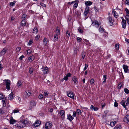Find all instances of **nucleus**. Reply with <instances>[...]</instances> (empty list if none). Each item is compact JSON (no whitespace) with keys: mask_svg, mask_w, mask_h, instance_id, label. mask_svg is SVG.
Instances as JSON below:
<instances>
[{"mask_svg":"<svg viewBox=\"0 0 129 129\" xmlns=\"http://www.w3.org/2000/svg\"><path fill=\"white\" fill-rule=\"evenodd\" d=\"M125 101L123 100H122L120 103L121 105L123 107L125 108L126 110H127L126 106H127L126 105V104H125Z\"/></svg>","mask_w":129,"mask_h":129,"instance_id":"f3484780","label":"nucleus"},{"mask_svg":"<svg viewBox=\"0 0 129 129\" xmlns=\"http://www.w3.org/2000/svg\"><path fill=\"white\" fill-rule=\"evenodd\" d=\"M13 112L14 113H17L19 112V110L18 109H14L13 110Z\"/></svg>","mask_w":129,"mask_h":129,"instance_id":"13d9d810","label":"nucleus"},{"mask_svg":"<svg viewBox=\"0 0 129 129\" xmlns=\"http://www.w3.org/2000/svg\"><path fill=\"white\" fill-rule=\"evenodd\" d=\"M43 69V71L44 74H46L48 73L49 70L48 67H46L44 68Z\"/></svg>","mask_w":129,"mask_h":129,"instance_id":"a211bd4d","label":"nucleus"},{"mask_svg":"<svg viewBox=\"0 0 129 129\" xmlns=\"http://www.w3.org/2000/svg\"><path fill=\"white\" fill-rule=\"evenodd\" d=\"M122 86V85L121 83V82H120L119 83V84H118V88H121V86Z\"/></svg>","mask_w":129,"mask_h":129,"instance_id":"680f3d73","label":"nucleus"},{"mask_svg":"<svg viewBox=\"0 0 129 129\" xmlns=\"http://www.w3.org/2000/svg\"><path fill=\"white\" fill-rule=\"evenodd\" d=\"M26 14H24L22 15V18L23 19V20L25 19L26 17Z\"/></svg>","mask_w":129,"mask_h":129,"instance_id":"09e8293b","label":"nucleus"},{"mask_svg":"<svg viewBox=\"0 0 129 129\" xmlns=\"http://www.w3.org/2000/svg\"><path fill=\"white\" fill-rule=\"evenodd\" d=\"M43 96L42 94H40L39 96V99H41L43 98Z\"/></svg>","mask_w":129,"mask_h":129,"instance_id":"0e129e2a","label":"nucleus"},{"mask_svg":"<svg viewBox=\"0 0 129 129\" xmlns=\"http://www.w3.org/2000/svg\"><path fill=\"white\" fill-rule=\"evenodd\" d=\"M21 84L22 83H21V81H18L17 84V86L19 87L21 85Z\"/></svg>","mask_w":129,"mask_h":129,"instance_id":"864d4df0","label":"nucleus"},{"mask_svg":"<svg viewBox=\"0 0 129 129\" xmlns=\"http://www.w3.org/2000/svg\"><path fill=\"white\" fill-rule=\"evenodd\" d=\"M33 41L32 40H29V41L27 45H30L32 44L33 43Z\"/></svg>","mask_w":129,"mask_h":129,"instance_id":"a19ab883","label":"nucleus"},{"mask_svg":"<svg viewBox=\"0 0 129 129\" xmlns=\"http://www.w3.org/2000/svg\"><path fill=\"white\" fill-rule=\"evenodd\" d=\"M113 129H121V127L120 125L117 124L114 127Z\"/></svg>","mask_w":129,"mask_h":129,"instance_id":"393cba45","label":"nucleus"},{"mask_svg":"<svg viewBox=\"0 0 129 129\" xmlns=\"http://www.w3.org/2000/svg\"><path fill=\"white\" fill-rule=\"evenodd\" d=\"M38 121H36L33 124V126L34 127H37L40 124V122H38V123H37Z\"/></svg>","mask_w":129,"mask_h":129,"instance_id":"c756f323","label":"nucleus"},{"mask_svg":"<svg viewBox=\"0 0 129 129\" xmlns=\"http://www.w3.org/2000/svg\"><path fill=\"white\" fill-rule=\"evenodd\" d=\"M16 121V120L13 119V117H12L10 120V124H13Z\"/></svg>","mask_w":129,"mask_h":129,"instance_id":"6ab92c4d","label":"nucleus"},{"mask_svg":"<svg viewBox=\"0 0 129 129\" xmlns=\"http://www.w3.org/2000/svg\"><path fill=\"white\" fill-rule=\"evenodd\" d=\"M125 18L127 21V23L129 25V15H126L125 16Z\"/></svg>","mask_w":129,"mask_h":129,"instance_id":"2f4dec72","label":"nucleus"},{"mask_svg":"<svg viewBox=\"0 0 129 129\" xmlns=\"http://www.w3.org/2000/svg\"><path fill=\"white\" fill-rule=\"evenodd\" d=\"M2 101L3 106L4 107H6L7 104V103L8 102H7V101L6 100V99L5 98L3 99Z\"/></svg>","mask_w":129,"mask_h":129,"instance_id":"2eb2a0df","label":"nucleus"},{"mask_svg":"<svg viewBox=\"0 0 129 129\" xmlns=\"http://www.w3.org/2000/svg\"><path fill=\"white\" fill-rule=\"evenodd\" d=\"M125 102L127 106H128L129 105V96L128 97L127 99L125 101Z\"/></svg>","mask_w":129,"mask_h":129,"instance_id":"f704fd0d","label":"nucleus"},{"mask_svg":"<svg viewBox=\"0 0 129 129\" xmlns=\"http://www.w3.org/2000/svg\"><path fill=\"white\" fill-rule=\"evenodd\" d=\"M108 20L109 21V24L110 25L112 26L113 25V19L112 18V17L109 16L107 18Z\"/></svg>","mask_w":129,"mask_h":129,"instance_id":"9d476101","label":"nucleus"},{"mask_svg":"<svg viewBox=\"0 0 129 129\" xmlns=\"http://www.w3.org/2000/svg\"><path fill=\"white\" fill-rule=\"evenodd\" d=\"M94 10L96 12L99 11V8L96 6H94Z\"/></svg>","mask_w":129,"mask_h":129,"instance_id":"de8ad7c7","label":"nucleus"},{"mask_svg":"<svg viewBox=\"0 0 129 129\" xmlns=\"http://www.w3.org/2000/svg\"><path fill=\"white\" fill-rule=\"evenodd\" d=\"M81 55L82 56V59H84L85 56V52H82V53Z\"/></svg>","mask_w":129,"mask_h":129,"instance_id":"ea45409f","label":"nucleus"},{"mask_svg":"<svg viewBox=\"0 0 129 129\" xmlns=\"http://www.w3.org/2000/svg\"><path fill=\"white\" fill-rule=\"evenodd\" d=\"M121 18L122 20V27L124 29L126 28V21L124 19L123 17H121Z\"/></svg>","mask_w":129,"mask_h":129,"instance_id":"423d86ee","label":"nucleus"},{"mask_svg":"<svg viewBox=\"0 0 129 129\" xmlns=\"http://www.w3.org/2000/svg\"><path fill=\"white\" fill-rule=\"evenodd\" d=\"M90 11L89 8L88 6H86L84 12L85 16H86Z\"/></svg>","mask_w":129,"mask_h":129,"instance_id":"0eeeda50","label":"nucleus"},{"mask_svg":"<svg viewBox=\"0 0 129 129\" xmlns=\"http://www.w3.org/2000/svg\"><path fill=\"white\" fill-rule=\"evenodd\" d=\"M6 52V50L5 48H4L0 53V55L3 56L5 54Z\"/></svg>","mask_w":129,"mask_h":129,"instance_id":"aec40b11","label":"nucleus"},{"mask_svg":"<svg viewBox=\"0 0 129 129\" xmlns=\"http://www.w3.org/2000/svg\"><path fill=\"white\" fill-rule=\"evenodd\" d=\"M112 13L113 14L114 16L116 18H117L118 16L117 13L114 10L113 11Z\"/></svg>","mask_w":129,"mask_h":129,"instance_id":"7c9ffc66","label":"nucleus"},{"mask_svg":"<svg viewBox=\"0 0 129 129\" xmlns=\"http://www.w3.org/2000/svg\"><path fill=\"white\" fill-rule=\"evenodd\" d=\"M40 5H41L42 6L44 7H46V5L45 4H44L43 3H40Z\"/></svg>","mask_w":129,"mask_h":129,"instance_id":"bf43d9fd","label":"nucleus"},{"mask_svg":"<svg viewBox=\"0 0 129 129\" xmlns=\"http://www.w3.org/2000/svg\"><path fill=\"white\" fill-rule=\"evenodd\" d=\"M92 25L98 28L99 27L100 24L97 21L94 20L92 22Z\"/></svg>","mask_w":129,"mask_h":129,"instance_id":"1a4fd4ad","label":"nucleus"},{"mask_svg":"<svg viewBox=\"0 0 129 129\" xmlns=\"http://www.w3.org/2000/svg\"><path fill=\"white\" fill-rule=\"evenodd\" d=\"M66 36L68 38H69L70 36V32L68 31H67L66 33Z\"/></svg>","mask_w":129,"mask_h":129,"instance_id":"e433bc0d","label":"nucleus"},{"mask_svg":"<svg viewBox=\"0 0 129 129\" xmlns=\"http://www.w3.org/2000/svg\"><path fill=\"white\" fill-rule=\"evenodd\" d=\"M115 48L117 50H118L119 49V46L118 45L116 44L115 45Z\"/></svg>","mask_w":129,"mask_h":129,"instance_id":"e2e57ef3","label":"nucleus"},{"mask_svg":"<svg viewBox=\"0 0 129 129\" xmlns=\"http://www.w3.org/2000/svg\"><path fill=\"white\" fill-rule=\"evenodd\" d=\"M92 4V2L91 1L85 2V4L87 6H90Z\"/></svg>","mask_w":129,"mask_h":129,"instance_id":"5701e85b","label":"nucleus"},{"mask_svg":"<svg viewBox=\"0 0 129 129\" xmlns=\"http://www.w3.org/2000/svg\"><path fill=\"white\" fill-rule=\"evenodd\" d=\"M78 31L80 33H82L83 32V30L81 29L80 27H79L78 28Z\"/></svg>","mask_w":129,"mask_h":129,"instance_id":"6e6d98bb","label":"nucleus"},{"mask_svg":"<svg viewBox=\"0 0 129 129\" xmlns=\"http://www.w3.org/2000/svg\"><path fill=\"white\" fill-rule=\"evenodd\" d=\"M30 104L29 108L30 109H31L36 106L37 102L34 100H31L30 102Z\"/></svg>","mask_w":129,"mask_h":129,"instance_id":"20e7f679","label":"nucleus"},{"mask_svg":"<svg viewBox=\"0 0 129 129\" xmlns=\"http://www.w3.org/2000/svg\"><path fill=\"white\" fill-rule=\"evenodd\" d=\"M5 112V109L4 107H2L0 109V113L1 114H3Z\"/></svg>","mask_w":129,"mask_h":129,"instance_id":"4be33fe9","label":"nucleus"},{"mask_svg":"<svg viewBox=\"0 0 129 129\" xmlns=\"http://www.w3.org/2000/svg\"><path fill=\"white\" fill-rule=\"evenodd\" d=\"M26 51L27 52V54H29L31 53L32 51V50L31 49H30L28 50H27Z\"/></svg>","mask_w":129,"mask_h":129,"instance_id":"4c0bfd02","label":"nucleus"},{"mask_svg":"<svg viewBox=\"0 0 129 129\" xmlns=\"http://www.w3.org/2000/svg\"><path fill=\"white\" fill-rule=\"evenodd\" d=\"M52 126L51 122H47L45 125V127L46 128L48 129L51 128Z\"/></svg>","mask_w":129,"mask_h":129,"instance_id":"39448f33","label":"nucleus"},{"mask_svg":"<svg viewBox=\"0 0 129 129\" xmlns=\"http://www.w3.org/2000/svg\"><path fill=\"white\" fill-rule=\"evenodd\" d=\"M67 95L68 97L74 99V94L71 91H69L67 92Z\"/></svg>","mask_w":129,"mask_h":129,"instance_id":"7ed1b4c3","label":"nucleus"},{"mask_svg":"<svg viewBox=\"0 0 129 129\" xmlns=\"http://www.w3.org/2000/svg\"><path fill=\"white\" fill-rule=\"evenodd\" d=\"M31 94V91L30 90H26L24 93V95L26 96H29Z\"/></svg>","mask_w":129,"mask_h":129,"instance_id":"dca6fc26","label":"nucleus"},{"mask_svg":"<svg viewBox=\"0 0 129 129\" xmlns=\"http://www.w3.org/2000/svg\"><path fill=\"white\" fill-rule=\"evenodd\" d=\"M115 102L114 103V106L115 107H117L118 106V104L116 102V100H115Z\"/></svg>","mask_w":129,"mask_h":129,"instance_id":"052dcab7","label":"nucleus"},{"mask_svg":"<svg viewBox=\"0 0 129 129\" xmlns=\"http://www.w3.org/2000/svg\"><path fill=\"white\" fill-rule=\"evenodd\" d=\"M72 79L74 81V84H76L77 83V79L76 77L75 76L73 77L72 78Z\"/></svg>","mask_w":129,"mask_h":129,"instance_id":"412c9836","label":"nucleus"},{"mask_svg":"<svg viewBox=\"0 0 129 129\" xmlns=\"http://www.w3.org/2000/svg\"><path fill=\"white\" fill-rule=\"evenodd\" d=\"M14 94L12 92L10 93L8 96V98L9 100H12L14 98Z\"/></svg>","mask_w":129,"mask_h":129,"instance_id":"f8f14e48","label":"nucleus"},{"mask_svg":"<svg viewBox=\"0 0 129 129\" xmlns=\"http://www.w3.org/2000/svg\"><path fill=\"white\" fill-rule=\"evenodd\" d=\"M76 112L77 114L78 115H81L82 113L80 109H78L77 110Z\"/></svg>","mask_w":129,"mask_h":129,"instance_id":"c9c22d12","label":"nucleus"},{"mask_svg":"<svg viewBox=\"0 0 129 129\" xmlns=\"http://www.w3.org/2000/svg\"><path fill=\"white\" fill-rule=\"evenodd\" d=\"M26 21L25 19L23 20L21 22V24L22 26H24L26 25Z\"/></svg>","mask_w":129,"mask_h":129,"instance_id":"c85d7f7f","label":"nucleus"},{"mask_svg":"<svg viewBox=\"0 0 129 129\" xmlns=\"http://www.w3.org/2000/svg\"><path fill=\"white\" fill-rule=\"evenodd\" d=\"M38 31L37 28V27H35L33 29V33L37 34Z\"/></svg>","mask_w":129,"mask_h":129,"instance_id":"473e14b6","label":"nucleus"},{"mask_svg":"<svg viewBox=\"0 0 129 129\" xmlns=\"http://www.w3.org/2000/svg\"><path fill=\"white\" fill-rule=\"evenodd\" d=\"M82 40V39L81 38L77 37V41L78 42H80Z\"/></svg>","mask_w":129,"mask_h":129,"instance_id":"4d7b16f0","label":"nucleus"},{"mask_svg":"<svg viewBox=\"0 0 129 129\" xmlns=\"http://www.w3.org/2000/svg\"><path fill=\"white\" fill-rule=\"evenodd\" d=\"M28 59L30 61H31L34 60V59L32 56H30L28 58Z\"/></svg>","mask_w":129,"mask_h":129,"instance_id":"603ef678","label":"nucleus"},{"mask_svg":"<svg viewBox=\"0 0 129 129\" xmlns=\"http://www.w3.org/2000/svg\"><path fill=\"white\" fill-rule=\"evenodd\" d=\"M124 90L126 94H127L129 93V90L127 88H125L124 89Z\"/></svg>","mask_w":129,"mask_h":129,"instance_id":"79ce46f5","label":"nucleus"},{"mask_svg":"<svg viewBox=\"0 0 129 129\" xmlns=\"http://www.w3.org/2000/svg\"><path fill=\"white\" fill-rule=\"evenodd\" d=\"M85 67L84 68V69H83L84 71H85V70L87 69V67H88V66L87 64H86V63L85 64Z\"/></svg>","mask_w":129,"mask_h":129,"instance_id":"69168bd1","label":"nucleus"},{"mask_svg":"<svg viewBox=\"0 0 129 129\" xmlns=\"http://www.w3.org/2000/svg\"><path fill=\"white\" fill-rule=\"evenodd\" d=\"M21 48L20 47H19L17 48L16 49V52H18L20 51L21 50Z\"/></svg>","mask_w":129,"mask_h":129,"instance_id":"a18cd8bd","label":"nucleus"},{"mask_svg":"<svg viewBox=\"0 0 129 129\" xmlns=\"http://www.w3.org/2000/svg\"><path fill=\"white\" fill-rule=\"evenodd\" d=\"M72 75V74L70 73L67 74L66 76L63 79V80H64L66 81L68 80V77H70Z\"/></svg>","mask_w":129,"mask_h":129,"instance_id":"4468645a","label":"nucleus"},{"mask_svg":"<svg viewBox=\"0 0 129 129\" xmlns=\"http://www.w3.org/2000/svg\"><path fill=\"white\" fill-rule=\"evenodd\" d=\"M125 3L126 4L129 5V0H126Z\"/></svg>","mask_w":129,"mask_h":129,"instance_id":"774afa93","label":"nucleus"},{"mask_svg":"<svg viewBox=\"0 0 129 129\" xmlns=\"http://www.w3.org/2000/svg\"><path fill=\"white\" fill-rule=\"evenodd\" d=\"M40 36L39 35H37L35 38V39L36 40H38L39 39Z\"/></svg>","mask_w":129,"mask_h":129,"instance_id":"5fc2aeb1","label":"nucleus"},{"mask_svg":"<svg viewBox=\"0 0 129 129\" xmlns=\"http://www.w3.org/2000/svg\"><path fill=\"white\" fill-rule=\"evenodd\" d=\"M117 123V122L116 121H112L110 122V125L111 126H113L115 125V124Z\"/></svg>","mask_w":129,"mask_h":129,"instance_id":"a878e982","label":"nucleus"},{"mask_svg":"<svg viewBox=\"0 0 129 129\" xmlns=\"http://www.w3.org/2000/svg\"><path fill=\"white\" fill-rule=\"evenodd\" d=\"M123 120L125 122L129 123V115H126Z\"/></svg>","mask_w":129,"mask_h":129,"instance_id":"ddd939ff","label":"nucleus"},{"mask_svg":"<svg viewBox=\"0 0 129 129\" xmlns=\"http://www.w3.org/2000/svg\"><path fill=\"white\" fill-rule=\"evenodd\" d=\"M77 48H75L74 49V53L76 54L77 53Z\"/></svg>","mask_w":129,"mask_h":129,"instance_id":"8fccbe9b","label":"nucleus"},{"mask_svg":"<svg viewBox=\"0 0 129 129\" xmlns=\"http://www.w3.org/2000/svg\"><path fill=\"white\" fill-rule=\"evenodd\" d=\"M44 45L45 46L47 45V39L46 38H45L43 40Z\"/></svg>","mask_w":129,"mask_h":129,"instance_id":"b1692460","label":"nucleus"},{"mask_svg":"<svg viewBox=\"0 0 129 129\" xmlns=\"http://www.w3.org/2000/svg\"><path fill=\"white\" fill-rule=\"evenodd\" d=\"M65 111L63 110H61L60 111V115L62 120H64V119Z\"/></svg>","mask_w":129,"mask_h":129,"instance_id":"9b49d317","label":"nucleus"},{"mask_svg":"<svg viewBox=\"0 0 129 129\" xmlns=\"http://www.w3.org/2000/svg\"><path fill=\"white\" fill-rule=\"evenodd\" d=\"M99 31L102 33L104 31V29L101 26L99 29Z\"/></svg>","mask_w":129,"mask_h":129,"instance_id":"37998d69","label":"nucleus"},{"mask_svg":"<svg viewBox=\"0 0 129 129\" xmlns=\"http://www.w3.org/2000/svg\"><path fill=\"white\" fill-rule=\"evenodd\" d=\"M33 68L31 67L29 68V71L30 74H31L33 73Z\"/></svg>","mask_w":129,"mask_h":129,"instance_id":"58836bf2","label":"nucleus"},{"mask_svg":"<svg viewBox=\"0 0 129 129\" xmlns=\"http://www.w3.org/2000/svg\"><path fill=\"white\" fill-rule=\"evenodd\" d=\"M16 2L14 1L13 2H11L10 3V5L11 6H13L15 5Z\"/></svg>","mask_w":129,"mask_h":129,"instance_id":"c03bdc74","label":"nucleus"},{"mask_svg":"<svg viewBox=\"0 0 129 129\" xmlns=\"http://www.w3.org/2000/svg\"><path fill=\"white\" fill-rule=\"evenodd\" d=\"M122 67L125 73H127L128 72V67L125 64H123V65Z\"/></svg>","mask_w":129,"mask_h":129,"instance_id":"6e6552de","label":"nucleus"},{"mask_svg":"<svg viewBox=\"0 0 129 129\" xmlns=\"http://www.w3.org/2000/svg\"><path fill=\"white\" fill-rule=\"evenodd\" d=\"M94 82V81L93 79H91L90 83L91 85L93 84Z\"/></svg>","mask_w":129,"mask_h":129,"instance_id":"49530a36","label":"nucleus"},{"mask_svg":"<svg viewBox=\"0 0 129 129\" xmlns=\"http://www.w3.org/2000/svg\"><path fill=\"white\" fill-rule=\"evenodd\" d=\"M4 84L6 85V87L8 90L10 89V85L11 84V82L9 80H4L3 81Z\"/></svg>","mask_w":129,"mask_h":129,"instance_id":"f03ea898","label":"nucleus"},{"mask_svg":"<svg viewBox=\"0 0 129 129\" xmlns=\"http://www.w3.org/2000/svg\"><path fill=\"white\" fill-rule=\"evenodd\" d=\"M68 119L70 121H71L73 119L72 116L70 114L68 115Z\"/></svg>","mask_w":129,"mask_h":129,"instance_id":"bb28decb","label":"nucleus"},{"mask_svg":"<svg viewBox=\"0 0 129 129\" xmlns=\"http://www.w3.org/2000/svg\"><path fill=\"white\" fill-rule=\"evenodd\" d=\"M28 123V120L26 118L24 120L19 122L17 125L18 127L23 128L25 126V124Z\"/></svg>","mask_w":129,"mask_h":129,"instance_id":"f257e3e1","label":"nucleus"},{"mask_svg":"<svg viewBox=\"0 0 129 129\" xmlns=\"http://www.w3.org/2000/svg\"><path fill=\"white\" fill-rule=\"evenodd\" d=\"M58 37V35H57L56 34H55L54 35V38L53 39V41L55 42L57 40Z\"/></svg>","mask_w":129,"mask_h":129,"instance_id":"cd10ccee","label":"nucleus"},{"mask_svg":"<svg viewBox=\"0 0 129 129\" xmlns=\"http://www.w3.org/2000/svg\"><path fill=\"white\" fill-rule=\"evenodd\" d=\"M76 3H75L74 5V7L76 8L77 7L78 4V2H76Z\"/></svg>","mask_w":129,"mask_h":129,"instance_id":"3c124183","label":"nucleus"},{"mask_svg":"<svg viewBox=\"0 0 129 129\" xmlns=\"http://www.w3.org/2000/svg\"><path fill=\"white\" fill-rule=\"evenodd\" d=\"M56 34H56L57 35H59L60 34V31L59 29L57 28L56 29V31H55Z\"/></svg>","mask_w":129,"mask_h":129,"instance_id":"72a5a7b5","label":"nucleus"},{"mask_svg":"<svg viewBox=\"0 0 129 129\" xmlns=\"http://www.w3.org/2000/svg\"><path fill=\"white\" fill-rule=\"evenodd\" d=\"M4 99V98H3V95L2 94L0 93V99L1 100Z\"/></svg>","mask_w":129,"mask_h":129,"instance_id":"338daca9","label":"nucleus"}]
</instances>
